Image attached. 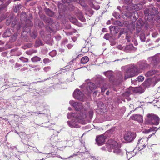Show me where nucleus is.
I'll use <instances>...</instances> for the list:
<instances>
[{"instance_id": "obj_1", "label": "nucleus", "mask_w": 160, "mask_h": 160, "mask_svg": "<svg viewBox=\"0 0 160 160\" xmlns=\"http://www.w3.org/2000/svg\"><path fill=\"white\" fill-rule=\"evenodd\" d=\"M86 116L85 112L83 113H82L81 112H80V113L77 112L76 113L71 112L67 115V118H70L73 117L76 119L77 121L76 122L72 120L70 121H67V123L68 126L70 127L78 128L79 127L77 122H79L80 120H83L86 117Z\"/></svg>"}, {"instance_id": "obj_2", "label": "nucleus", "mask_w": 160, "mask_h": 160, "mask_svg": "<svg viewBox=\"0 0 160 160\" xmlns=\"http://www.w3.org/2000/svg\"><path fill=\"white\" fill-rule=\"evenodd\" d=\"M141 71L138 67L134 65H130L127 66L125 74V78H127L133 77L140 73Z\"/></svg>"}, {"instance_id": "obj_3", "label": "nucleus", "mask_w": 160, "mask_h": 160, "mask_svg": "<svg viewBox=\"0 0 160 160\" xmlns=\"http://www.w3.org/2000/svg\"><path fill=\"white\" fill-rule=\"evenodd\" d=\"M106 146L109 152H111L113 149V152L116 154L118 155L122 154L120 148V146L115 141L112 140H109Z\"/></svg>"}, {"instance_id": "obj_4", "label": "nucleus", "mask_w": 160, "mask_h": 160, "mask_svg": "<svg viewBox=\"0 0 160 160\" xmlns=\"http://www.w3.org/2000/svg\"><path fill=\"white\" fill-rule=\"evenodd\" d=\"M159 118L156 114L149 113L146 116L145 122L148 124L157 125L159 124Z\"/></svg>"}, {"instance_id": "obj_5", "label": "nucleus", "mask_w": 160, "mask_h": 160, "mask_svg": "<svg viewBox=\"0 0 160 160\" xmlns=\"http://www.w3.org/2000/svg\"><path fill=\"white\" fill-rule=\"evenodd\" d=\"M158 11V8L153 6L151 7L148 11H146L144 12L145 15L147 17L148 20H152Z\"/></svg>"}, {"instance_id": "obj_6", "label": "nucleus", "mask_w": 160, "mask_h": 160, "mask_svg": "<svg viewBox=\"0 0 160 160\" xmlns=\"http://www.w3.org/2000/svg\"><path fill=\"white\" fill-rule=\"evenodd\" d=\"M85 87L87 92L88 93H91L93 90L97 88V87L94 83L90 82H85L80 87Z\"/></svg>"}, {"instance_id": "obj_7", "label": "nucleus", "mask_w": 160, "mask_h": 160, "mask_svg": "<svg viewBox=\"0 0 160 160\" xmlns=\"http://www.w3.org/2000/svg\"><path fill=\"white\" fill-rule=\"evenodd\" d=\"M122 14L128 18H131L132 17L135 20H136L138 17L137 12L132 9L123 12Z\"/></svg>"}, {"instance_id": "obj_8", "label": "nucleus", "mask_w": 160, "mask_h": 160, "mask_svg": "<svg viewBox=\"0 0 160 160\" xmlns=\"http://www.w3.org/2000/svg\"><path fill=\"white\" fill-rule=\"evenodd\" d=\"M136 136V135L134 133L129 132L125 134L124 138L126 141L130 142L134 140Z\"/></svg>"}, {"instance_id": "obj_9", "label": "nucleus", "mask_w": 160, "mask_h": 160, "mask_svg": "<svg viewBox=\"0 0 160 160\" xmlns=\"http://www.w3.org/2000/svg\"><path fill=\"white\" fill-rule=\"evenodd\" d=\"M73 96L74 98L82 101L83 99L84 94L79 89H76L73 93Z\"/></svg>"}, {"instance_id": "obj_10", "label": "nucleus", "mask_w": 160, "mask_h": 160, "mask_svg": "<svg viewBox=\"0 0 160 160\" xmlns=\"http://www.w3.org/2000/svg\"><path fill=\"white\" fill-rule=\"evenodd\" d=\"M148 59L151 62V64L154 66L157 65L160 62V58L157 55L149 58Z\"/></svg>"}, {"instance_id": "obj_11", "label": "nucleus", "mask_w": 160, "mask_h": 160, "mask_svg": "<svg viewBox=\"0 0 160 160\" xmlns=\"http://www.w3.org/2000/svg\"><path fill=\"white\" fill-rule=\"evenodd\" d=\"M105 137L103 135L97 136L95 140L96 143L98 146L102 145L104 143Z\"/></svg>"}, {"instance_id": "obj_12", "label": "nucleus", "mask_w": 160, "mask_h": 160, "mask_svg": "<svg viewBox=\"0 0 160 160\" xmlns=\"http://www.w3.org/2000/svg\"><path fill=\"white\" fill-rule=\"evenodd\" d=\"M147 139L146 138H142L138 141L137 146L139 149H142L147 144Z\"/></svg>"}, {"instance_id": "obj_13", "label": "nucleus", "mask_w": 160, "mask_h": 160, "mask_svg": "<svg viewBox=\"0 0 160 160\" xmlns=\"http://www.w3.org/2000/svg\"><path fill=\"white\" fill-rule=\"evenodd\" d=\"M69 103L70 104H72V106L77 111H79L82 108V103L80 102H73V101H70L69 102Z\"/></svg>"}, {"instance_id": "obj_14", "label": "nucleus", "mask_w": 160, "mask_h": 160, "mask_svg": "<svg viewBox=\"0 0 160 160\" xmlns=\"http://www.w3.org/2000/svg\"><path fill=\"white\" fill-rule=\"evenodd\" d=\"M156 74V75H160V72L156 70H151L147 72L145 74V76L147 77H150L153 75Z\"/></svg>"}, {"instance_id": "obj_15", "label": "nucleus", "mask_w": 160, "mask_h": 160, "mask_svg": "<svg viewBox=\"0 0 160 160\" xmlns=\"http://www.w3.org/2000/svg\"><path fill=\"white\" fill-rule=\"evenodd\" d=\"M130 118L131 119L137 121L139 122H142L143 121L142 117L140 115H133L131 116Z\"/></svg>"}, {"instance_id": "obj_16", "label": "nucleus", "mask_w": 160, "mask_h": 160, "mask_svg": "<svg viewBox=\"0 0 160 160\" xmlns=\"http://www.w3.org/2000/svg\"><path fill=\"white\" fill-rule=\"evenodd\" d=\"M143 25V21L141 19H139L136 23V28L137 32H139L141 30L142 26Z\"/></svg>"}, {"instance_id": "obj_17", "label": "nucleus", "mask_w": 160, "mask_h": 160, "mask_svg": "<svg viewBox=\"0 0 160 160\" xmlns=\"http://www.w3.org/2000/svg\"><path fill=\"white\" fill-rule=\"evenodd\" d=\"M95 82L97 85V88L99 87L100 85L103 83L104 80L100 76H98L95 80Z\"/></svg>"}, {"instance_id": "obj_18", "label": "nucleus", "mask_w": 160, "mask_h": 160, "mask_svg": "<svg viewBox=\"0 0 160 160\" xmlns=\"http://www.w3.org/2000/svg\"><path fill=\"white\" fill-rule=\"evenodd\" d=\"M139 69H143L147 68L148 65L146 63V61H142L139 62Z\"/></svg>"}, {"instance_id": "obj_19", "label": "nucleus", "mask_w": 160, "mask_h": 160, "mask_svg": "<svg viewBox=\"0 0 160 160\" xmlns=\"http://www.w3.org/2000/svg\"><path fill=\"white\" fill-rule=\"evenodd\" d=\"M10 3V1L9 0H8L5 3L0 6V11L6 10V7Z\"/></svg>"}, {"instance_id": "obj_20", "label": "nucleus", "mask_w": 160, "mask_h": 160, "mask_svg": "<svg viewBox=\"0 0 160 160\" xmlns=\"http://www.w3.org/2000/svg\"><path fill=\"white\" fill-rule=\"evenodd\" d=\"M11 32L9 29H7L5 31L2 36L3 38H7L9 37L11 35Z\"/></svg>"}, {"instance_id": "obj_21", "label": "nucleus", "mask_w": 160, "mask_h": 160, "mask_svg": "<svg viewBox=\"0 0 160 160\" xmlns=\"http://www.w3.org/2000/svg\"><path fill=\"white\" fill-rule=\"evenodd\" d=\"M77 16L78 17V18L80 20L82 21V22H85L86 19L82 15V13L80 11H79L77 13Z\"/></svg>"}, {"instance_id": "obj_22", "label": "nucleus", "mask_w": 160, "mask_h": 160, "mask_svg": "<svg viewBox=\"0 0 160 160\" xmlns=\"http://www.w3.org/2000/svg\"><path fill=\"white\" fill-rule=\"evenodd\" d=\"M13 18V16L12 14H10L7 18L6 21V24L9 25L10 24L11 21Z\"/></svg>"}, {"instance_id": "obj_23", "label": "nucleus", "mask_w": 160, "mask_h": 160, "mask_svg": "<svg viewBox=\"0 0 160 160\" xmlns=\"http://www.w3.org/2000/svg\"><path fill=\"white\" fill-rule=\"evenodd\" d=\"M16 21H13L12 22V25H13V27H14L15 28H16L17 30H18L20 28L21 26L20 23H16Z\"/></svg>"}, {"instance_id": "obj_24", "label": "nucleus", "mask_w": 160, "mask_h": 160, "mask_svg": "<svg viewBox=\"0 0 160 160\" xmlns=\"http://www.w3.org/2000/svg\"><path fill=\"white\" fill-rule=\"evenodd\" d=\"M129 88L132 89L136 92H140V93L142 92L141 91L142 89L141 87H137L134 88L131 87L130 88Z\"/></svg>"}, {"instance_id": "obj_25", "label": "nucleus", "mask_w": 160, "mask_h": 160, "mask_svg": "<svg viewBox=\"0 0 160 160\" xmlns=\"http://www.w3.org/2000/svg\"><path fill=\"white\" fill-rule=\"evenodd\" d=\"M89 60V58L87 56L83 57L81 60V62L82 64H85L88 62Z\"/></svg>"}, {"instance_id": "obj_26", "label": "nucleus", "mask_w": 160, "mask_h": 160, "mask_svg": "<svg viewBox=\"0 0 160 160\" xmlns=\"http://www.w3.org/2000/svg\"><path fill=\"white\" fill-rule=\"evenodd\" d=\"M46 14L49 16L52 17L54 15V12L48 8L45 10Z\"/></svg>"}, {"instance_id": "obj_27", "label": "nucleus", "mask_w": 160, "mask_h": 160, "mask_svg": "<svg viewBox=\"0 0 160 160\" xmlns=\"http://www.w3.org/2000/svg\"><path fill=\"white\" fill-rule=\"evenodd\" d=\"M133 46L132 44H129L127 45L125 48V49L128 51H131L132 50L133 48Z\"/></svg>"}, {"instance_id": "obj_28", "label": "nucleus", "mask_w": 160, "mask_h": 160, "mask_svg": "<svg viewBox=\"0 0 160 160\" xmlns=\"http://www.w3.org/2000/svg\"><path fill=\"white\" fill-rule=\"evenodd\" d=\"M127 32V30L126 29L122 28L120 31L119 33L118 37V38H119L123 34H125Z\"/></svg>"}, {"instance_id": "obj_29", "label": "nucleus", "mask_w": 160, "mask_h": 160, "mask_svg": "<svg viewBox=\"0 0 160 160\" xmlns=\"http://www.w3.org/2000/svg\"><path fill=\"white\" fill-rule=\"evenodd\" d=\"M157 128L155 127H153L152 128H150L148 130H146L143 131V132L146 133H149V132L152 131H156L157 129H156Z\"/></svg>"}, {"instance_id": "obj_30", "label": "nucleus", "mask_w": 160, "mask_h": 160, "mask_svg": "<svg viewBox=\"0 0 160 160\" xmlns=\"http://www.w3.org/2000/svg\"><path fill=\"white\" fill-rule=\"evenodd\" d=\"M41 59V58L38 56L34 57L31 58L32 61L33 62L40 61Z\"/></svg>"}, {"instance_id": "obj_31", "label": "nucleus", "mask_w": 160, "mask_h": 160, "mask_svg": "<svg viewBox=\"0 0 160 160\" xmlns=\"http://www.w3.org/2000/svg\"><path fill=\"white\" fill-rule=\"evenodd\" d=\"M46 22L49 25L52 26L53 23V22L50 18H48L46 20Z\"/></svg>"}, {"instance_id": "obj_32", "label": "nucleus", "mask_w": 160, "mask_h": 160, "mask_svg": "<svg viewBox=\"0 0 160 160\" xmlns=\"http://www.w3.org/2000/svg\"><path fill=\"white\" fill-rule=\"evenodd\" d=\"M22 6L21 4H18L15 6L14 8V12H17L19 11L20 9L22 8Z\"/></svg>"}, {"instance_id": "obj_33", "label": "nucleus", "mask_w": 160, "mask_h": 160, "mask_svg": "<svg viewBox=\"0 0 160 160\" xmlns=\"http://www.w3.org/2000/svg\"><path fill=\"white\" fill-rule=\"evenodd\" d=\"M42 41L39 39H37L36 41L35 46L36 47H38L40 45H42Z\"/></svg>"}, {"instance_id": "obj_34", "label": "nucleus", "mask_w": 160, "mask_h": 160, "mask_svg": "<svg viewBox=\"0 0 160 160\" xmlns=\"http://www.w3.org/2000/svg\"><path fill=\"white\" fill-rule=\"evenodd\" d=\"M32 38H35L37 36V32L36 31L34 30L30 34Z\"/></svg>"}, {"instance_id": "obj_35", "label": "nucleus", "mask_w": 160, "mask_h": 160, "mask_svg": "<svg viewBox=\"0 0 160 160\" xmlns=\"http://www.w3.org/2000/svg\"><path fill=\"white\" fill-rule=\"evenodd\" d=\"M69 19L70 21L73 23H76L77 22V20L74 17H69Z\"/></svg>"}, {"instance_id": "obj_36", "label": "nucleus", "mask_w": 160, "mask_h": 160, "mask_svg": "<svg viewBox=\"0 0 160 160\" xmlns=\"http://www.w3.org/2000/svg\"><path fill=\"white\" fill-rule=\"evenodd\" d=\"M104 75L108 78L111 77L112 75V73L110 71H107L104 72Z\"/></svg>"}, {"instance_id": "obj_37", "label": "nucleus", "mask_w": 160, "mask_h": 160, "mask_svg": "<svg viewBox=\"0 0 160 160\" xmlns=\"http://www.w3.org/2000/svg\"><path fill=\"white\" fill-rule=\"evenodd\" d=\"M17 38V35L15 34H14L12 36H11V39L10 40L11 42H14Z\"/></svg>"}, {"instance_id": "obj_38", "label": "nucleus", "mask_w": 160, "mask_h": 160, "mask_svg": "<svg viewBox=\"0 0 160 160\" xmlns=\"http://www.w3.org/2000/svg\"><path fill=\"white\" fill-rule=\"evenodd\" d=\"M57 54L56 51L55 50H52L49 53V55L52 57H54Z\"/></svg>"}, {"instance_id": "obj_39", "label": "nucleus", "mask_w": 160, "mask_h": 160, "mask_svg": "<svg viewBox=\"0 0 160 160\" xmlns=\"http://www.w3.org/2000/svg\"><path fill=\"white\" fill-rule=\"evenodd\" d=\"M19 59L23 62H28V59L23 57H21Z\"/></svg>"}, {"instance_id": "obj_40", "label": "nucleus", "mask_w": 160, "mask_h": 160, "mask_svg": "<svg viewBox=\"0 0 160 160\" xmlns=\"http://www.w3.org/2000/svg\"><path fill=\"white\" fill-rule=\"evenodd\" d=\"M137 80L139 82H142L144 80V78L142 76H140L137 77Z\"/></svg>"}, {"instance_id": "obj_41", "label": "nucleus", "mask_w": 160, "mask_h": 160, "mask_svg": "<svg viewBox=\"0 0 160 160\" xmlns=\"http://www.w3.org/2000/svg\"><path fill=\"white\" fill-rule=\"evenodd\" d=\"M33 67H34V70L36 71H39L41 69V67L38 65H34Z\"/></svg>"}, {"instance_id": "obj_42", "label": "nucleus", "mask_w": 160, "mask_h": 160, "mask_svg": "<svg viewBox=\"0 0 160 160\" xmlns=\"http://www.w3.org/2000/svg\"><path fill=\"white\" fill-rule=\"evenodd\" d=\"M32 25V23L31 21L29 20H27L26 21V26L29 27Z\"/></svg>"}, {"instance_id": "obj_43", "label": "nucleus", "mask_w": 160, "mask_h": 160, "mask_svg": "<svg viewBox=\"0 0 160 160\" xmlns=\"http://www.w3.org/2000/svg\"><path fill=\"white\" fill-rule=\"evenodd\" d=\"M113 15L117 19L119 18L120 16V14L116 12H114L113 13Z\"/></svg>"}, {"instance_id": "obj_44", "label": "nucleus", "mask_w": 160, "mask_h": 160, "mask_svg": "<svg viewBox=\"0 0 160 160\" xmlns=\"http://www.w3.org/2000/svg\"><path fill=\"white\" fill-rule=\"evenodd\" d=\"M131 93L132 92L131 91H129V90H128L123 93V95L124 96H128L130 94H131Z\"/></svg>"}, {"instance_id": "obj_45", "label": "nucleus", "mask_w": 160, "mask_h": 160, "mask_svg": "<svg viewBox=\"0 0 160 160\" xmlns=\"http://www.w3.org/2000/svg\"><path fill=\"white\" fill-rule=\"evenodd\" d=\"M107 88V85H106V84H105L104 85H103V86L101 87V91L102 92H104L105 91V90H106Z\"/></svg>"}, {"instance_id": "obj_46", "label": "nucleus", "mask_w": 160, "mask_h": 160, "mask_svg": "<svg viewBox=\"0 0 160 160\" xmlns=\"http://www.w3.org/2000/svg\"><path fill=\"white\" fill-rule=\"evenodd\" d=\"M154 18H156L158 20L160 19V12H158L157 13V14L155 15V16H154Z\"/></svg>"}, {"instance_id": "obj_47", "label": "nucleus", "mask_w": 160, "mask_h": 160, "mask_svg": "<svg viewBox=\"0 0 160 160\" xmlns=\"http://www.w3.org/2000/svg\"><path fill=\"white\" fill-rule=\"evenodd\" d=\"M51 69V67L50 66L45 67L44 68L43 70L45 72L49 71Z\"/></svg>"}, {"instance_id": "obj_48", "label": "nucleus", "mask_w": 160, "mask_h": 160, "mask_svg": "<svg viewBox=\"0 0 160 160\" xmlns=\"http://www.w3.org/2000/svg\"><path fill=\"white\" fill-rule=\"evenodd\" d=\"M51 61L47 58H44L43 60V62L45 64H47L48 63H49Z\"/></svg>"}, {"instance_id": "obj_49", "label": "nucleus", "mask_w": 160, "mask_h": 160, "mask_svg": "<svg viewBox=\"0 0 160 160\" xmlns=\"http://www.w3.org/2000/svg\"><path fill=\"white\" fill-rule=\"evenodd\" d=\"M104 38L106 40H108L110 38V36L109 34L107 33L104 35Z\"/></svg>"}, {"instance_id": "obj_50", "label": "nucleus", "mask_w": 160, "mask_h": 160, "mask_svg": "<svg viewBox=\"0 0 160 160\" xmlns=\"http://www.w3.org/2000/svg\"><path fill=\"white\" fill-rule=\"evenodd\" d=\"M113 41L110 40V45L112 46L115 45L116 43V42L114 41L115 39H113Z\"/></svg>"}, {"instance_id": "obj_51", "label": "nucleus", "mask_w": 160, "mask_h": 160, "mask_svg": "<svg viewBox=\"0 0 160 160\" xmlns=\"http://www.w3.org/2000/svg\"><path fill=\"white\" fill-rule=\"evenodd\" d=\"M140 37L141 41L144 42L145 41V38L144 35H141Z\"/></svg>"}, {"instance_id": "obj_52", "label": "nucleus", "mask_w": 160, "mask_h": 160, "mask_svg": "<svg viewBox=\"0 0 160 160\" xmlns=\"http://www.w3.org/2000/svg\"><path fill=\"white\" fill-rule=\"evenodd\" d=\"M130 36L128 34H127L126 37V39L127 40L128 42H130Z\"/></svg>"}, {"instance_id": "obj_53", "label": "nucleus", "mask_w": 160, "mask_h": 160, "mask_svg": "<svg viewBox=\"0 0 160 160\" xmlns=\"http://www.w3.org/2000/svg\"><path fill=\"white\" fill-rule=\"evenodd\" d=\"M115 28H113V27H112V28H111L110 29V32L111 33H112V30H113V32L114 33H117V31H116V30H115Z\"/></svg>"}, {"instance_id": "obj_54", "label": "nucleus", "mask_w": 160, "mask_h": 160, "mask_svg": "<svg viewBox=\"0 0 160 160\" xmlns=\"http://www.w3.org/2000/svg\"><path fill=\"white\" fill-rule=\"evenodd\" d=\"M132 1V0H124V3L127 4H128L130 3Z\"/></svg>"}, {"instance_id": "obj_55", "label": "nucleus", "mask_w": 160, "mask_h": 160, "mask_svg": "<svg viewBox=\"0 0 160 160\" xmlns=\"http://www.w3.org/2000/svg\"><path fill=\"white\" fill-rule=\"evenodd\" d=\"M5 18V16L4 15H2L0 16V22Z\"/></svg>"}, {"instance_id": "obj_56", "label": "nucleus", "mask_w": 160, "mask_h": 160, "mask_svg": "<svg viewBox=\"0 0 160 160\" xmlns=\"http://www.w3.org/2000/svg\"><path fill=\"white\" fill-rule=\"evenodd\" d=\"M8 0H0V6L5 3Z\"/></svg>"}, {"instance_id": "obj_57", "label": "nucleus", "mask_w": 160, "mask_h": 160, "mask_svg": "<svg viewBox=\"0 0 160 160\" xmlns=\"http://www.w3.org/2000/svg\"><path fill=\"white\" fill-rule=\"evenodd\" d=\"M33 113L35 114H42V113L40 111L39 112H35Z\"/></svg>"}, {"instance_id": "obj_58", "label": "nucleus", "mask_w": 160, "mask_h": 160, "mask_svg": "<svg viewBox=\"0 0 160 160\" xmlns=\"http://www.w3.org/2000/svg\"><path fill=\"white\" fill-rule=\"evenodd\" d=\"M73 45L71 44H68L67 46V47L69 49H71Z\"/></svg>"}, {"instance_id": "obj_59", "label": "nucleus", "mask_w": 160, "mask_h": 160, "mask_svg": "<svg viewBox=\"0 0 160 160\" xmlns=\"http://www.w3.org/2000/svg\"><path fill=\"white\" fill-rule=\"evenodd\" d=\"M89 113L90 117H92L93 115V112L92 111H90Z\"/></svg>"}, {"instance_id": "obj_60", "label": "nucleus", "mask_w": 160, "mask_h": 160, "mask_svg": "<svg viewBox=\"0 0 160 160\" xmlns=\"http://www.w3.org/2000/svg\"><path fill=\"white\" fill-rule=\"evenodd\" d=\"M117 48L119 49H120V50H122L123 49V47H122L121 46V45H119L117 47Z\"/></svg>"}, {"instance_id": "obj_61", "label": "nucleus", "mask_w": 160, "mask_h": 160, "mask_svg": "<svg viewBox=\"0 0 160 160\" xmlns=\"http://www.w3.org/2000/svg\"><path fill=\"white\" fill-rule=\"evenodd\" d=\"M84 1V0H77V2H79L80 3H81L82 2H83Z\"/></svg>"}, {"instance_id": "obj_62", "label": "nucleus", "mask_w": 160, "mask_h": 160, "mask_svg": "<svg viewBox=\"0 0 160 160\" xmlns=\"http://www.w3.org/2000/svg\"><path fill=\"white\" fill-rule=\"evenodd\" d=\"M86 48H84L82 49V50L83 52L85 53L86 52H87L88 51V49H87V50L86 51H84V49H86Z\"/></svg>"}, {"instance_id": "obj_63", "label": "nucleus", "mask_w": 160, "mask_h": 160, "mask_svg": "<svg viewBox=\"0 0 160 160\" xmlns=\"http://www.w3.org/2000/svg\"><path fill=\"white\" fill-rule=\"evenodd\" d=\"M59 51L61 52H64V50L62 48H60L59 49Z\"/></svg>"}, {"instance_id": "obj_64", "label": "nucleus", "mask_w": 160, "mask_h": 160, "mask_svg": "<svg viewBox=\"0 0 160 160\" xmlns=\"http://www.w3.org/2000/svg\"><path fill=\"white\" fill-rule=\"evenodd\" d=\"M117 23L118 24V25L119 26H120L121 25V22L119 21H117Z\"/></svg>"}]
</instances>
